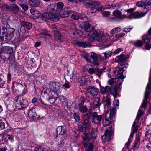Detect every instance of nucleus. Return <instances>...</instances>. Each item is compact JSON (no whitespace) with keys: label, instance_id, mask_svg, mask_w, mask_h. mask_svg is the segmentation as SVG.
Returning a JSON list of instances; mask_svg holds the SVG:
<instances>
[{"label":"nucleus","instance_id":"nucleus-1","mask_svg":"<svg viewBox=\"0 0 151 151\" xmlns=\"http://www.w3.org/2000/svg\"><path fill=\"white\" fill-rule=\"evenodd\" d=\"M151 92V77L150 76L149 79V82L147 85V87L146 89L144 95L143 102L141 104L139 109L138 111L136 120L138 121L139 120L141 117L142 116L143 113L142 111V109L144 108L145 109L147 105V99L148 96L150 94Z\"/></svg>","mask_w":151,"mask_h":151},{"label":"nucleus","instance_id":"nucleus-2","mask_svg":"<svg viewBox=\"0 0 151 151\" xmlns=\"http://www.w3.org/2000/svg\"><path fill=\"white\" fill-rule=\"evenodd\" d=\"M98 130L97 128L92 129L91 133L88 134L85 131L83 132L82 135L83 141L82 144L84 147H87L88 146L86 143L87 140H90L91 142L93 141V139H96L97 136Z\"/></svg>","mask_w":151,"mask_h":151},{"label":"nucleus","instance_id":"nucleus-3","mask_svg":"<svg viewBox=\"0 0 151 151\" xmlns=\"http://www.w3.org/2000/svg\"><path fill=\"white\" fill-rule=\"evenodd\" d=\"M92 35V38L93 40H96L102 42H107L110 40V36L108 35H103L99 31L94 32Z\"/></svg>","mask_w":151,"mask_h":151},{"label":"nucleus","instance_id":"nucleus-4","mask_svg":"<svg viewBox=\"0 0 151 151\" xmlns=\"http://www.w3.org/2000/svg\"><path fill=\"white\" fill-rule=\"evenodd\" d=\"M84 3L86 5L88 6L91 8V13H95L97 11L99 12H101L104 9L101 6V5L99 2L86 1Z\"/></svg>","mask_w":151,"mask_h":151},{"label":"nucleus","instance_id":"nucleus-5","mask_svg":"<svg viewBox=\"0 0 151 151\" xmlns=\"http://www.w3.org/2000/svg\"><path fill=\"white\" fill-rule=\"evenodd\" d=\"M111 131L107 130L104 134L102 136V139L103 142H106L112 139L113 138L114 128L112 126L109 127Z\"/></svg>","mask_w":151,"mask_h":151},{"label":"nucleus","instance_id":"nucleus-6","mask_svg":"<svg viewBox=\"0 0 151 151\" xmlns=\"http://www.w3.org/2000/svg\"><path fill=\"white\" fill-rule=\"evenodd\" d=\"M128 58L124 54H121L116 58V61L120 63V66H123L124 65L125 68H126L128 67V64L126 61V59Z\"/></svg>","mask_w":151,"mask_h":151},{"label":"nucleus","instance_id":"nucleus-7","mask_svg":"<svg viewBox=\"0 0 151 151\" xmlns=\"http://www.w3.org/2000/svg\"><path fill=\"white\" fill-rule=\"evenodd\" d=\"M13 53V50L12 48L9 46H4L3 44L0 45V56L1 57L4 56L3 54H10Z\"/></svg>","mask_w":151,"mask_h":151},{"label":"nucleus","instance_id":"nucleus-8","mask_svg":"<svg viewBox=\"0 0 151 151\" xmlns=\"http://www.w3.org/2000/svg\"><path fill=\"white\" fill-rule=\"evenodd\" d=\"M114 115L108 111L106 114L105 119L103 121V125L105 127L108 126L111 123V120L113 118Z\"/></svg>","mask_w":151,"mask_h":151},{"label":"nucleus","instance_id":"nucleus-9","mask_svg":"<svg viewBox=\"0 0 151 151\" xmlns=\"http://www.w3.org/2000/svg\"><path fill=\"white\" fill-rule=\"evenodd\" d=\"M113 14L116 17L112 18V19L114 21H121L127 17L125 15H122L121 12L118 10L114 11L113 12Z\"/></svg>","mask_w":151,"mask_h":151},{"label":"nucleus","instance_id":"nucleus-10","mask_svg":"<svg viewBox=\"0 0 151 151\" xmlns=\"http://www.w3.org/2000/svg\"><path fill=\"white\" fill-rule=\"evenodd\" d=\"M83 117L84 119L83 123V125L85 127H88L91 122L92 118L91 115V111H88L86 113L83 115Z\"/></svg>","mask_w":151,"mask_h":151},{"label":"nucleus","instance_id":"nucleus-11","mask_svg":"<svg viewBox=\"0 0 151 151\" xmlns=\"http://www.w3.org/2000/svg\"><path fill=\"white\" fill-rule=\"evenodd\" d=\"M15 102L16 107L18 109H21L22 108H24V102L25 100L21 96H17L14 99Z\"/></svg>","mask_w":151,"mask_h":151},{"label":"nucleus","instance_id":"nucleus-12","mask_svg":"<svg viewBox=\"0 0 151 151\" xmlns=\"http://www.w3.org/2000/svg\"><path fill=\"white\" fill-rule=\"evenodd\" d=\"M125 78V76L123 75H120L118 78H114V83L115 88H118L121 90V85L123 82V80H122Z\"/></svg>","mask_w":151,"mask_h":151},{"label":"nucleus","instance_id":"nucleus-13","mask_svg":"<svg viewBox=\"0 0 151 151\" xmlns=\"http://www.w3.org/2000/svg\"><path fill=\"white\" fill-rule=\"evenodd\" d=\"M91 115L92 118L91 121L93 124H96L95 121L96 119L98 122L101 121L103 118V116L102 115H98L97 113L96 112H93L92 113L91 112Z\"/></svg>","mask_w":151,"mask_h":151},{"label":"nucleus","instance_id":"nucleus-14","mask_svg":"<svg viewBox=\"0 0 151 151\" xmlns=\"http://www.w3.org/2000/svg\"><path fill=\"white\" fill-rule=\"evenodd\" d=\"M49 87L53 92H57L60 90L61 85L59 83L56 82L50 81L49 83Z\"/></svg>","mask_w":151,"mask_h":151},{"label":"nucleus","instance_id":"nucleus-15","mask_svg":"<svg viewBox=\"0 0 151 151\" xmlns=\"http://www.w3.org/2000/svg\"><path fill=\"white\" fill-rule=\"evenodd\" d=\"M72 12L69 8H64L59 12V15L61 17L65 18L68 16Z\"/></svg>","mask_w":151,"mask_h":151},{"label":"nucleus","instance_id":"nucleus-16","mask_svg":"<svg viewBox=\"0 0 151 151\" xmlns=\"http://www.w3.org/2000/svg\"><path fill=\"white\" fill-rule=\"evenodd\" d=\"M58 135L55 138V140L56 144L58 145H63L65 141L66 136L65 134Z\"/></svg>","mask_w":151,"mask_h":151},{"label":"nucleus","instance_id":"nucleus-17","mask_svg":"<svg viewBox=\"0 0 151 151\" xmlns=\"http://www.w3.org/2000/svg\"><path fill=\"white\" fill-rule=\"evenodd\" d=\"M147 13V11L145 12H136L130 14L128 17L129 19L139 18L145 16Z\"/></svg>","mask_w":151,"mask_h":151},{"label":"nucleus","instance_id":"nucleus-18","mask_svg":"<svg viewBox=\"0 0 151 151\" xmlns=\"http://www.w3.org/2000/svg\"><path fill=\"white\" fill-rule=\"evenodd\" d=\"M54 92L53 91H51L50 88H45L43 89L42 92V95L43 96H45L47 98L48 97H52L53 96Z\"/></svg>","mask_w":151,"mask_h":151},{"label":"nucleus","instance_id":"nucleus-19","mask_svg":"<svg viewBox=\"0 0 151 151\" xmlns=\"http://www.w3.org/2000/svg\"><path fill=\"white\" fill-rule=\"evenodd\" d=\"M87 91L92 96H95L98 94V89L94 86H91L88 87Z\"/></svg>","mask_w":151,"mask_h":151},{"label":"nucleus","instance_id":"nucleus-20","mask_svg":"<svg viewBox=\"0 0 151 151\" xmlns=\"http://www.w3.org/2000/svg\"><path fill=\"white\" fill-rule=\"evenodd\" d=\"M24 1H27L28 4L33 7H37L40 6V2L39 0H24Z\"/></svg>","mask_w":151,"mask_h":151},{"label":"nucleus","instance_id":"nucleus-21","mask_svg":"<svg viewBox=\"0 0 151 151\" xmlns=\"http://www.w3.org/2000/svg\"><path fill=\"white\" fill-rule=\"evenodd\" d=\"M90 62L95 66L98 65H99V63L98 62L97 55H96L94 52H92L91 53L90 56Z\"/></svg>","mask_w":151,"mask_h":151},{"label":"nucleus","instance_id":"nucleus-22","mask_svg":"<svg viewBox=\"0 0 151 151\" xmlns=\"http://www.w3.org/2000/svg\"><path fill=\"white\" fill-rule=\"evenodd\" d=\"M20 25L21 27H24L28 30L30 29L32 26L31 23L25 20L21 21L20 22Z\"/></svg>","mask_w":151,"mask_h":151},{"label":"nucleus","instance_id":"nucleus-23","mask_svg":"<svg viewBox=\"0 0 151 151\" xmlns=\"http://www.w3.org/2000/svg\"><path fill=\"white\" fill-rule=\"evenodd\" d=\"M36 108H32L29 110L28 112V116L33 120L35 119L36 113L35 111Z\"/></svg>","mask_w":151,"mask_h":151},{"label":"nucleus","instance_id":"nucleus-24","mask_svg":"<svg viewBox=\"0 0 151 151\" xmlns=\"http://www.w3.org/2000/svg\"><path fill=\"white\" fill-rule=\"evenodd\" d=\"M56 132L57 133H59L58 135L65 134L66 136V127L65 126H59L57 127L56 129Z\"/></svg>","mask_w":151,"mask_h":151},{"label":"nucleus","instance_id":"nucleus-25","mask_svg":"<svg viewBox=\"0 0 151 151\" xmlns=\"http://www.w3.org/2000/svg\"><path fill=\"white\" fill-rule=\"evenodd\" d=\"M136 6L137 7H141L143 9H151V5L149 4H146L142 1H139L136 3Z\"/></svg>","mask_w":151,"mask_h":151},{"label":"nucleus","instance_id":"nucleus-26","mask_svg":"<svg viewBox=\"0 0 151 151\" xmlns=\"http://www.w3.org/2000/svg\"><path fill=\"white\" fill-rule=\"evenodd\" d=\"M99 101V98L97 97H96L94 99L93 102L91 103V105L93 108H96L99 107L100 105Z\"/></svg>","mask_w":151,"mask_h":151},{"label":"nucleus","instance_id":"nucleus-27","mask_svg":"<svg viewBox=\"0 0 151 151\" xmlns=\"http://www.w3.org/2000/svg\"><path fill=\"white\" fill-rule=\"evenodd\" d=\"M119 100H116L115 102H113L114 107L112 108V109L111 110H109L108 111L111 112V113H113L115 115L116 109H117L119 107Z\"/></svg>","mask_w":151,"mask_h":151},{"label":"nucleus","instance_id":"nucleus-28","mask_svg":"<svg viewBox=\"0 0 151 151\" xmlns=\"http://www.w3.org/2000/svg\"><path fill=\"white\" fill-rule=\"evenodd\" d=\"M106 70L105 67L101 69L96 68V75L98 76L99 78H100L103 73L106 72Z\"/></svg>","mask_w":151,"mask_h":151},{"label":"nucleus","instance_id":"nucleus-29","mask_svg":"<svg viewBox=\"0 0 151 151\" xmlns=\"http://www.w3.org/2000/svg\"><path fill=\"white\" fill-rule=\"evenodd\" d=\"M54 36L55 39L60 40V41H62V36L58 29H55L54 30Z\"/></svg>","mask_w":151,"mask_h":151},{"label":"nucleus","instance_id":"nucleus-30","mask_svg":"<svg viewBox=\"0 0 151 151\" xmlns=\"http://www.w3.org/2000/svg\"><path fill=\"white\" fill-rule=\"evenodd\" d=\"M100 91L101 94H104L107 93H109L111 91V89L108 86H106L105 87H101Z\"/></svg>","mask_w":151,"mask_h":151},{"label":"nucleus","instance_id":"nucleus-31","mask_svg":"<svg viewBox=\"0 0 151 151\" xmlns=\"http://www.w3.org/2000/svg\"><path fill=\"white\" fill-rule=\"evenodd\" d=\"M9 30L10 33H8L6 36V38L8 40H10L13 37L15 30L13 28H10Z\"/></svg>","mask_w":151,"mask_h":151},{"label":"nucleus","instance_id":"nucleus-32","mask_svg":"<svg viewBox=\"0 0 151 151\" xmlns=\"http://www.w3.org/2000/svg\"><path fill=\"white\" fill-rule=\"evenodd\" d=\"M9 10L14 12H18L19 10V7L16 4H13L9 7Z\"/></svg>","mask_w":151,"mask_h":151},{"label":"nucleus","instance_id":"nucleus-33","mask_svg":"<svg viewBox=\"0 0 151 151\" xmlns=\"http://www.w3.org/2000/svg\"><path fill=\"white\" fill-rule=\"evenodd\" d=\"M140 137L139 136L137 137L135 140L134 145L133 146V149L134 150L138 148L140 145Z\"/></svg>","mask_w":151,"mask_h":151},{"label":"nucleus","instance_id":"nucleus-34","mask_svg":"<svg viewBox=\"0 0 151 151\" xmlns=\"http://www.w3.org/2000/svg\"><path fill=\"white\" fill-rule=\"evenodd\" d=\"M63 4L62 2H58L56 3V11L58 14L59 12L63 9Z\"/></svg>","mask_w":151,"mask_h":151},{"label":"nucleus","instance_id":"nucleus-35","mask_svg":"<svg viewBox=\"0 0 151 151\" xmlns=\"http://www.w3.org/2000/svg\"><path fill=\"white\" fill-rule=\"evenodd\" d=\"M85 31L87 32H89L87 34L89 35L91 33V31L93 30V28H91L90 26V24L88 23H86L85 25Z\"/></svg>","mask_w":151,"mask_h":151},{"label":"nucleus","instance_id":"nucleus-36","mask_svg":"<svg viewBox=\"0 0 151 151\" xmlns=\"http://www.w3.org/2000/svg\"><path fill=\"white\" fill-rule=\"evenodd\" d=\"M53 92L54 93V95L53 96L47 98V99H48L49 102H50V104H53L55 102L56 98H57V96H56V93L55 92Z\"/></svg>","mask_w":151,"mask_h":151},{"label":"nucleus","instance_id":"nucleus-37","mask_svg":"<svg viewBox=\"0 0 151 151\" xmlns=\"http://www.w3.org/2000/svg\"><path fill=\"white\" fill-rule=\"evenodd\" d=\"M90 140H87L86 141V143L88 144V148L86 150V151H93V145L92 143L90 142Z\"/></svg>","mask_w":151,"mask_h":151},{"label":"nucleus","instance_id":"nucleus-38","mask_svg":"<svg viewBox=\"0 0 151 151\" xmlns=\"http://www.w3.org/2000/svg\"><path fill=\"white\" fill-rule=\"evenodd\" d=\"M73 34L76 35L78 36L79 37H81L83 35V33L80 30L77 29H74L72 30Z\"/></svg>","mask_w":151,"mask_h":151},{"label":"nucleus","instance_id":"nucleus-39","mask_svg":"<svg viewBox=\"0 0 151 151\" xmlns=\"http://www.w3.org/2000/svg\"><path fill=\"white\" fill-rule=\"evenodd\" d=\"M133 45L136 47H141L143 45V42L142 40H137L133 43Z\"/></svg>","mask_w":151,"mask_h":151},{"label":"nucleus","instance_id":"nucleus-40","mask_svg":"<svg viewBox=\"0 0 151 151\" xmlns=\"http://www.w3.org/2000/svg\"><path fill=\"white\" fill-rule=\"evenodd\" d=\"M76 44L78 46L84 48L88 46L87 44L85 42L78 41L76 42Z\"/></svg>","mask_w":151,"mask_h":151},{"label":"nucleus","instance_id":"nucleus-41","mask_svg":"<svg viewBox=\"0 0 151 151\" xmlns=\"http://www.w3.org/2000/svg\"><path fill=\"white\" fill-rule=\"evenodd\" d=\"M46 9L47 12H49V13H55V11L53 5L48 6Z\"/></svg>","mask_w":151,"mask_h":151},{"label":"nucleus","instance_id":"nucleus-42","mask_svg":"<svg viewBox=\"0 0 151 151\" xmlns=\"http://www.w3.org/2000/svg\"><path fill=\"white\" fill-rule=\"evenodd\" d=\"M40 36L41 38H45V37H50L51 35L50 34H48L47 32V30H43L41 32Z\"/></svg>","mask_w":151,"mask_h":151},{"label":"nucleus","instance_id":"nucleus-43","mask_svg":"<svg viewBox=\"0 0 151 151\" xmlns=\"http://www.w3.org/2000/svg\"><path fill=\"white\" fill-rule=\"evenodd\" d=\"M72 15L71 16V18L75 20H77L79 18V16L78 14L76 12L72 11Z\"/></svg>","mask_w":151,"mask_h":151},{"label":"nucleus","instance_id":"nucleus-44","mask_svg":"<svg viewBox=\"0 0 151 151\" xmlns=\"http://www.w3.org/2000/svg\"><path fill=\"white\" fill-rule=\"evenodd\" d=\"M104 55V58L106 60L108 58L111 57L112 54V52L109 50H107L103 53Z\"/></svg>","mask_w":151,"mask_h":151},{"label":"nucleus","instance_id":"nucleus-45","mask_svg":"<svg viewBox=\"0 0 151 151\" xmlns=\"http://www.w3.org/2000/svg\"><path fill=\"white\" fill-rule=\"evenodd\" d=\"M11 53L10 54V56L9 57V60L10 64L13 65L15 62V58L14 56Z\"/></svg>","mask_w":151,"mask_h":151},{"label":"nucleus","instance_id":"nucleus-46","mask_svg":"<svg viewBox=\"0 0 151 151\" xmlns=\"http://www.w3.org/2000/svg\"><path fill=\"white\" fill-rule=\"evenodd\" d=\"M46 150V148L42 145L38 146L35 148V151H44Z\"/></svg>","mask_w":151,"mask_h":151},{"label":"nucleus","instance_id":"nucleus-47","mask_svg":"<svg viewBox=\"0 0 151 151\" xmlns=\"http://www.w3.org/2000/svg\"><path fill=\"white\" fill-rule=\"evenodd\" d=\"M80 85L83 86L87 82V79L84 77L81 78L79 80Z\"/></svg>","mask_w":151,"mask_h":151},{"label":"nucleus","instance_id":"nucleus-48","mask_svg":"<svg viewBox=\"0 0 151 151\" xmlns=\"http://www.w3.org/2000/svg\"><path fill=\"white\" fill-rule=\"evenodd\" d=\"M49 13L48 12H45L42 14V16L43 20L45 21L46 19H50Z\"/></svg>","mask_w":151,"mask_h":151},{"label":"nucleus","instance_id":"nucleus-49","mask_svg":"<svg viewBox=\"0 0 151 151\" xmlns=\"http://www.w3.org/2000/svg\"><path fill=\"white\" fill-rule=\"evenodd\" d=\"M142 39L146 43H148L150 41V38L147 35H144L142 37Z\"/></svg>","mask_w":151,"mask_h":151},{"label":"nucleus","instance_id":"nucleus-50","mask_svg":"<svg viewBox=\"0 0 151 151\" xmlns=\"http://www.w3.org/2000/svg\"><path fill=\"white\" fill-rule=\"evenodd\" d=\"M18 4L20 5V7L24 11H26L28 9V6L26 4H20L18 3Z\"/></svg>","mask_w":151,"mask_h":151},{"label":"nucleus","instance_id":"nucleus-51","mask_svg":"<svg viewBox=\"0 0 151 151\" xmlns=\"http://www.w3.org/2000/svg\"><path fill=\"white\" fill-rule=\"evenodd\" d=\"M78 106L79 107L83 106L84 103V98L83 97H81L78 100Z\"/></svg>","mask_w":151,"mask_h":151},{"label":"nucleus","instance_id":"nucleus-52","mask_svg":"<svg viewBox=\"0 0 151 151\" xmlns=\"http://www.w3.org/2000/svg\"><path fill=\"white\" fill-rule=\"evenodd\" d=\"M30 12L35 17V18H37L38 17L37 12L35 9H31Z\"/></svg>","mask_w":151,"mask_h":151},{"label":"nucleus","instance_id":"nucleus-53","mask_svg":"<svg viewBox=\"0 0 151 151\" xmlns=\"http://www.w3.org/2000/svg\"><path fill=\"white\" fill-rule=\"evenodd\" d=\"M79 109L80 111L82 113H85L86 112V113L87 112V109L85 106H82L79 108Z\"/></svg>","mask_w":151,"mask_h":151},{"label":"nucleus","instance_id":"nucleus-54","mask_svg":"<svg viewBox=\"0 0 151 151\" xmlns=\"http://www.w3.org/2000/svg\"><path fill=\"white\" fill-rule=\"evenodd\" d=\"M38 102V105L46 109L47 108V105L44 104L42 101L39 100Z\"/></svg>","mask_w":151,"mask_h":151},{"label":"nucleus","instance_id":"nucleus-55","mask_svg":"<svg viewBox=\"0 0 151 151\" xmlns=\"http://www.w3.org/2000/svg\"><path fill=\"white\" fill-rule=\"evenodd\" d=\"M132 28L133 27H132V26H129L124 28L122 31L126 32H130Z\"/></svg>","mask_w":151,"mask_h":151},{"label":"nucleus","instance_id":"nucleus-56","mask_svg":"<svg viewBox=\"0 0 151 151\" xmlns=\"http://www.w3.org/2000/svg\"><path fill=\"white\" fill-rule=\"evenodd\" d=\"M125 68L124 65L123 66H120V67L119 68V70L118 71L117 73L119 74L122 75V73L124 71V68Z\"/></svg>","mask_w":151,"mask_h":151},{"label":"nucleus","instance_id":"nucleus-57","mask_svg":"<svg viewBox=\"0 0 151 151\" xmlns=\"http://www.w3.org/2000/svg\"><path fill=\"white\" fill-rule=\"evenodd\" d=\"M73 116L76 122L79 121L80 119L79 116L76 113H75L73 114Z\"/></svg>","mask_w":151,"mask_h":151},{"label":"nucleus","instance_id":"nucleus-58","mask_svg":"<svg viewBox=\"0 0 151 151\" xmlns=\"http://www.w3.org/2000/svg\"><path fill=\"white\" fill-rule=\"evenodd\" d=\"M109 93H111L113 95L114 97H116L117 92L116 88H114L113 89H111V91Z\"/></svg>","mask_w":151,"mask_h":151},{"label":"nucleus","instance_id":"nucleus-59","mask_svg":"<svg viewBox=\"0 0 151 151\" xmlns=\"http://www.w3.org/2000/svg\"><path fill=\"white\" fill-rule=\"evenodd\" d=\"M54 13H49V17H50V19L51 20H54L55 18L56 17L55 15L54 14Z\"/></svg>","mask_w":151,"mask_h":151},{"label":"nucleus","instance_id":"nucleus-60","mask_svg":"<svg viewBox=\"0 0 151 151\" xmlns=\"http://www.w3.org/2000/svg\"><path fill=\"white\" fill-rule=\"evenodd\" d=\"M111 104V99H107L104 101V104L107 106H110Z\"/></svg>","mask_w":151,"mask_h":151},{"label":"nucleus","instance_id":"nucleus-61","mask_svg":"<svg viewBox=\"0 0 151 151\" xmlns=\"http://www.w3.org/2000/svg\"><path fill=\"white\" fill-rule=\"evenodd\" d=\"M88 72L91 75H92L95 73L96 74V69L95 70L92 68H90L88 69Z\"/></svg>","mask_w":151,"mask_h":151},{"label":"nucleus","instance_id":"nucleus-62","mask_svg":"<svg viewBox=\"0 0 151 151\" xmlns=\"http://www.w3.org/2000/svg\"><path fill=\"white\" fill-rule=\"evenodd\" d=\"M145 135L148 139L151 138V130H149L147 131L145 133Z\"/></svg>","mask_w":151,"mask_h":151},{"label":"nucleus","instance_id":"nucleus-63","mask_svg":"<svg viewBox=\"0 0 151 151\" xmlns=\"http://www.w3.org/2000/svg\"><path fill=\"white\" fill-rule=\"evenodd\" d=\"M118 6V5L117 4H111V6H109L108 7H107V8L111 9H115L116 8H119Z\"/></svg>","mask_w":151,"mask_h":151},{"label":"nucleus","instance_id":"nucleus-64","mask_svg":"<svg viewBox=\"0 0 151 151\" xmlns=\"http://www.w3.org/2000/svg\"><path fill=\"white\" fill-rule=\"evenodd\" d=\"M86 127L83 125H79L78 126V130L80 132H82L85 129Z\"/></svg>","mask_w":151,"mask_h":151}]
</instances>
